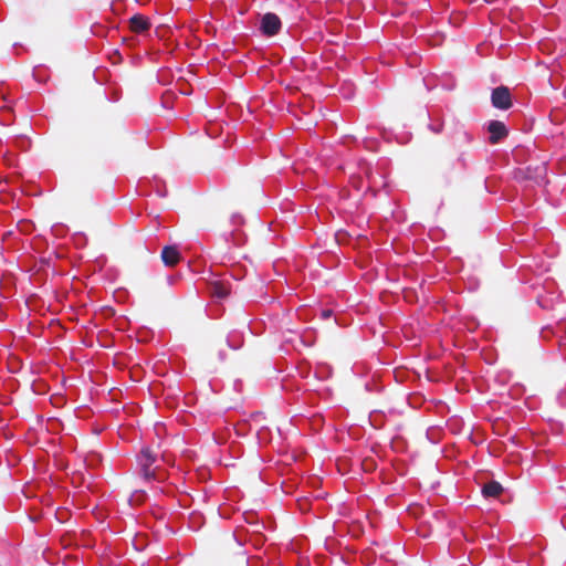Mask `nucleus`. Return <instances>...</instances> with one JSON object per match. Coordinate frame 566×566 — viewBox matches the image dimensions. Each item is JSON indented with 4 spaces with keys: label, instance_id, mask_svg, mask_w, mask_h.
I'll return each mask as SVG.
<instances>
[{
    "label": "nucleus",
    "instance_id": "nucleus-1",
    "mask_svg": "<svg viewBox=\"0 0 566 566\" xmlns=\"http://www.w3.org/2000/svg\"><path fill=\"white\" fill-rule=\"evenodd\" d=\"M156 463L157 454H155L148 447L143 448L137 455V470L139 476L145 482H163L165 480V473Z\"/></svg>",
    "mask_w": 566,
    "mask_h": 566
},
{
    "label": "nucleus",
    "instance_id": "nucleus-2",
    "mask_svg": "<svg viewBox=\"0 0 566 566\" xmlns=\"http://www.w3.org/2000/svg\"><path fill=\"white\" fill-rule=\"evenodd\" d=\"M492 105L499 109H509L512 106V97L507 87L499 86L492 91Z\"/></svg>",
    "mask_w": 566,
    "mask_h": 566
},
{
    "label": "nucleus",
    "instance_id": "nucleus-3",
    "mask_svg": "<svg viewBox=\"0 0 566 566\" xmlns=\"http://www.w3.org/2000/svg\"><path fill=\"white\" fill-rule=\"evenodd\" d=\"M282 23L280 18L274 13H266L261 19L260 30L266 36H273L281 30Z\"/></svg>",
    "mask_w": 566,
    "mask_h": 566
},
{
    "label": "nucleus",
    "instance_id": "nucleus-4",
    "mask_svg": "<svg viewBox=\"0 0 566 566\" xmlns=\"http://www.w3.org/2000/svg\"><path fill=\"white\" fill-rule=\"evenodd\" d=\"M488 130L490 133L489 140L491 144H497L507 136V129L504 123L500 120H491L488 125Z\"/></svg>",
    "mask_w": 566,
    "mask_h": 566
},
{
    "label": "nucleus",
    "instance_id": "nucleus-5",
    "mask_svg": "<svg viewBox=\"0 0 566 566\" xmlns=\"http://www.w3.org/2000/svg\"><path fill=\"white\" fill-rule=\"evenodd\" d=\"M130 30L135 33H143L150 29L151 23L148 18L143 14H135L129 19Z\"/></svg>",
    "mask_w": 566,
    "mask_h": 566
},
{
    "label": "nucleus",
    "instance_id": "nucleus-6",
    "mask_svg": "<svg viewBox=\"0 0 566 566\" xmlns=\"http://www.w3.org/2000/svg\"><path fill=\"white\" fill-rule=\"evenodd\" d=\"M163 262L168 266L176 265L180 260V253L176 247H165L161 251Z\"/></svg>",
    "mask_w": 566,
    "mask_h": 566
},
{
    "label": "nucleus",
    "instance_id": "nucleus-7",
    "mask_svg": "<svg viewBox=\"0 0 566 566\" xmlns=\"http://www.w3.org/2000/svg\"><path fill=\"white\" fill-rule=\"evenodd\" d=\"M503 488L496 481L488 482L482 488V494L484 497H497L502 494Z\"/></svg>",
    "mask_w": 566,
    "mask_h": 566
},
{
    "label": "nucleus",
    "instance_id": "nucleus-8",
    "mask_svg": "<svg viewBox=\"0 0 566 566\" xmlns=\"http://www.w3.org/2000/svg\"><path fill=\"white\" fill-rule=\"evenodd\" d=\"M227 342L229 347L233 349H239L243 344L242 334L237 331H233L228 335Z\"/></svg>",
    "mask_w": 566,
    "mask_h": 566
},
{
    "label": "nucleus",
    "instance_id": "nucleus-9",
    "mask_svg": "<svg viewBox=\"0 0 566 566\" xmlns=\"http://www.w3.org/2000/svg\"><path fill=\"white\" fill-rule=\"evenodd\" d=\"M212 294L219 298H223L229 295V290L222 284H216L212 289Z\"/></svg>",
    "mask_w": 566,
    "mask_h": 566
},
{
    "label": "nucleus",
    "instance_id": "nucleus-10",
    "mask_svg": "<svg viewBox=\"0 0 566 566\" xmlns=\"http://www.w3.org/2000/svg\"><path fill=\"white\" fill-rule=\"evenodd\" d=\"M537 303H538V305H539L541 307H543V308H548V307L551 306V305L548 304V301H547L544 296H542V295H538V296H537Z\"/></svg>",
    "mask_w": 566,
    "mask_h": 566
},
{
    "label": "nucleus",
    "instance_id": "nucleus-11",
    "mask_svg": "<svg viewBox=\"0 0 566 566\" xmlns=\"http://www.w3.org/2000/svg\"><path fill=\"white\" fill-rule=\"evenodd\" d=\"M429 128H430V130H432L433 133L439 134V133H441V130H442V123H438V124H430V125H429Z\"/></svg>",
    "mask_w": 566,
    "mask_h": 566
},
{
    "label": "nucleus",
    "instance_id": "nucleus-12",
    "mask_svg": "<svg viewBox=\"0 0 566 566\" xmlns=\"http://www.w3.org/2000/svg\"><path fill=\"white\" fill-rule=\"evenodd\" d=\"M461 136H462L463 140H465L467 143H470L472 140V136L470 135V133H468L465 130L461 133Z\"/></svg>",
    "mask_w": 566,
    "mask_h": 566
},
{
    "label": "nucleus",
    "instance_id": "nucleus-13",
    "mask_svg": "<svg viewBox=\"0 0 566 566\" xmlns=\"http://www.w3.org/2000/svg\"><path fill=\"white\" fill-rule=\"evenodd\" d=\"M332 315H333V311L332 310H324V311H322V317L324 319L329 318Z\"/></svg>",
    "mask_w": 566,
    "mask_h": 566
},
{
    "label": "nucleus",
    "instance_id": "nucleus-14",
    "mask_svg": "<svg viewBox=\"0 0 566 566\" xmlns=\"http://www.w3.org/2000/svg\"><path fill=\"white\" fill-rule=\"evenodd\" d=\"M558 346L560 349H564L566 347V336L559 339Z\"/></svg>",
    "mask_w": 566,
    "mask_h": 566
},
{
    "label": "nucleus",
    "instance_id": "nucleus-15",
    "mask_svg": "<svg viewBox=\"0 0 566 566\" xmlns=\"http://www.w3.org/2000/svg\"><path fill=\"white\" fill-rule=\"evenodd\" d=\"M549 332V328H543L542 329V337L546 338L547 337V333Z\"/></svg>",
    "mask_w": 566,
    "mask_h": 566
},
{
    "label": "nucleus",
    "instance_id": "nucleus-16",
    "mask_svg": "<svg viewBox=\"0 0 566 566\" xmlns=\"http://www.w3.org/2000/svg\"><path fill=\"white\" fill-rule=\"evenodd\" d=\"M555 298H558V295L552 296L551 302H553Z\"/></svg>",
    "mask_w": 566,
    "mask_h": 566
}]
</instances>
